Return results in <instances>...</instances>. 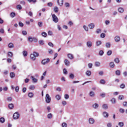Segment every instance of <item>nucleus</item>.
<instances>
[{
	"label": "nucleus",
	"instance_id": "obj_1",
	"mask_svg": "<svg viewBox=\"0 0 127 127\" xmlns=\"http://www.w3.org/2000/svg\"><path fill=\"white\" fill-rule=\"evenodd\" d=\"M39 56L38 53L34 52L33 53L31 54L30 55V58L31 60L33 61H35L36 60V57H38Z\"/></svg>",
	"mask_w": 127,
	"mask_h": 127
},
{
	"label": "nucleus",
	"instance_id": "obj_2",
	"mask_svg": "<svg viewBox=\"0 0 127 127\" xmlns=\"http://www.w3.org/2000/svg\"><path fill=\"white\" fill-rule=\"evenodd\" d=\"M45 99L46 103H49L51 102V98L48 94H47L46 95Z\"/></svg>",
	"mask_w": 127,
	"mask_h": 127
},
{
	"label": "nucleus",
	"instance_id": "obj_3",
	"mask_svg": "<svg viewBox=\"0 0 127 127\" xmlns=\"http://www.w3.org/2000/svg\"><path fill=\"white\" fill-rule=\"evenodd\" d=\"M50 61V59L49 58L44 59L41 61V63L42 65H44L48 63Z\"/></svg>",
	"mask_w": 127,
	"mask_h": 127
},
{
	"label": "nucleus",
	"instance_id": "obj_4",
	"mask_svg": "<svg viewBox=\"0 0 127 127\" xmlns=\"http://www.w3.org/2000/svg\"><path fill=\"white\" fill-rule=\"evenodd\" d=\"M52 18L53 19V21L55 23H57L58 22V19L56 16L53 14L52 15Z\"/></svg>",
	"mask_w": 127,
	"mask_h": 127
},
{
	"label": "nucleus",
	"instance_id": "obj_5",
	"mask_svg": "<svg viewBox=\"0 0 127 127\" xmlns=\"http://www.w3.org/2000/svg\"><path fill=\"white\" fill-rule=\"evenodd\" d=\"M19 114L18 112L15 113L13 115V118L15 119H17L19 118Z\"/></svg>",
	"mask_w": 127,
	"mask_h": 127
},
{
	"label": "nucleus",
	"instance_id": "obj_6",
	"mask_svg": "<svg viewBox=\"0 0 127 127\" xmlns=\"http://www.w3.org/2000/svg\"><path fill=\"white\" fill-rule=\"evenodd\" d=\"M89 123L90 124L92 125L94 124L95 122V120L92 118H90L88 120Z\"/></svg>",
	"mask_w": 127,
	"mask_h": 127
},
{
	"label": "nucleus",
	"instance_id": "obj_7",
	"mask_svg": "<svg viewBox=\"0 0 127 127\" xmlns=\"http://www.w3.org/2000/svg\"><path fill=\"white\" fill-rule=\"evenodd\" d=\"M114 39L115 42H118L120 40V38L119 36L117 35L115 36L114 38Z\"/></svg>",
	"mask_w": 127,
	"mask_h": 127
},
{
	"label": "nucleus",
	"instance_id": "obj_8",
	"mask_svg": "<svg viewBox=\"0 0 127 127\" xmlns=\"http://www.w3.org/2000/svg\"><path fill=\"white\" fill-rule=\"evenodd\" d=\"M86 45L87 47L89 48L91 47L92 46V43L91 41H88L86 43Z\"/></svg>",
	"mask_w": 127,
	"mask_h": 127
},
{
	"label": "nucleus",
	"instance_id": "obj_9",
	"mask_svg": "<svg viewBox=\"0 0 127 127\" xmlns=\"http://www.w3.org/2000/svg\"><path fill=\"white\" fill-rule=\"evenodd\" d=\"M88 26L90 29H92L94 28L95 25L94 23H91L88 25Z\"/></svg>",
	"mask_w": 127,
	"mask_h": 127
},
{
	"label": "nucleus",
	"instance_id": "obj_10",
	"mask_svg": "<svg viewBox=\"0 0 127 127\" xmlns=\"http://www.w3.org/2000/svg\"><path fill=\"white\" fill-rule=\"evenodd\" d=\"M64 63L65 65L67 66H69L70 64V61L66 59L64 60Z\"/></svg>",
	"mask_w": 127,
	"mask_h": 127
},
{
	"label": "nucleus",
	"instance_id": "obj_11",
	"mask_svg": "<svg viewBox=\"0 0 127 127\" xmlns=\"http://www.w3.org/2000/svg\"><path fill=\"white\" fill-rule=\"evenodd\" d=\"M57 2L58 5L60 6H62L63 4V0H57Z\"/></svg>",
	"mask_w": 127,
	"mask_h": 127
},
{
	"label": "nucleus",
	"instance_id": "obj_12",
	"mask_svg": "<svg viewBox=\"0 0 127 127\" xmlns=\"http://www.w3.org/2000/svg\"><path fill=\"white\" fill-rule=\"evenodd\" d=\"M118 10L119 12L121 13H123L124 11V9L122 7H119L118 8Z\"/></svg>",
	"mask_w": 127,
	"mask_h": 127
},
{
	"label": "nucleus",
	"instance_id": "obj_13",
	"mask_svg": "<svg viewBox=\"0 0 127 127\" xmlns=\"http://www.w3.org/2000/svg\"><path fill=\"white\" fill-rule=\"evenodd\" d=\"M31 78L32 79V82L34 83H36L37 82V80L33 76H31Z\"/></svg>",
	"mask_w": 127,
	"mask_h": 127
},
{
	"label": "nucleus",
	"instance_id": "obj_14",
	"mask_svg": "<svg viewBox=\"0 0 127 127\" xmlns=\"http://www.w3.org/2000/svg\"><path fill=\"white\" fill-rule=\"evenodd\" d=\"M8 47L9 48H13L14 47L13 44L11 42L9 43L8 45Z\"/></svg>",
	"mask_w": 127,
	"mask_h": 127
},
{
	"label": "nucleus",
	"instance_id": "obj_15",
	"mask_svg": "<svg viewBox=\"0 0 127 127\" xmlns=\"http://www.w3.org/2000/svg\"><path fill=\"white\" fill-rule=\"evenodd\" d=\"M68 57L70 60L73 59L74 58V57L72 54H68L67 55Z\"/></svg>",
	"mask_w": 127,
	"mask_h": 127
},
{
	"label": "nucleus",
	"instance_id": "obj_16",
	"mask_svg": "<svg viewBox=\"0 0 127 127\" xmlns=\"http://www.w3.org/2000/svg\"><path fill=\"white\" fill-rule=\"evenodd\" d=\"M93 108L95 109L97 108L99 106L98 104L97 103H95L93 105Z\"/></svg>",
	"mask_w": 127,
	"mask_h": 127
},
{
	"label": "nucleus",
	"instance_id": "obj_17",
	"mask_svg": "<svg viewBox=\"0 0 127 127\" xmlns=\"http://www.w3.org/2000/svg\"><path fill=\"white\" fill-rule=\"evenodd\" d=\"M34 95L33 93L32 92H30L28 94V96L30 98H32L33 97Z\"/></svg>",
	"mask_w": 127,
	"mask_h": 127
},
{
	"label": "nucleus",
	"instance_id": "obj_18",
	"mask_svg": "<svg viewBox=\"0 0 127 127\" xmlns=\"http://www.w3.org/2000/svg\"><path fill=\"white\" fill-rule=\"evenodd\" d=\"M14 107V105L13 103H10L8 105V107L10 109H12Z\"/></svg>",
	"mask_w": 127,
	"mask_h": 127
},
{
	"label": "nucleus",
	"instance_id": "obj_19",
	"mask_svg": "<svg viewBox=\"0 0 127 127\" xmlns=\"http://www.w3.org/2000/svg\"><path fill=\"white\" fill-rule=\"evenodd\" d=\"M48 52L49 55H52L54 53L53 50L51 49H49L48 50Z\"/></svg>",
	"mask_w": 127,
	"mask_h": 127
},
{
	"label": "nucleus",
	"instance_id": "obj_20",
	"mask_svg": "<svg viewBox=\"0 0 127 127\" xmlns=\"http://www.w3.org/2000/svg\"><path fill=\"white\" fill-rule=\"evenodd\" d=\"M54 10L56 13H57L59 11V8L57 6H55L54 8Z\"/></svg>",
	"mask_w": 127,
	"mask_h": 127
},
{
	"label": "nucleus",
	"instance_id": "obj_21",
	"mask_svg": "<svg viewBox=\"0 0 127 127\" xmlns=\"http://www.w3.org/2000/svg\"><path fill=\"white\" fill-rule=\"evenodd\" d=\"M110 101L112 104H115L116 102V99L114 98H112L111 99Z\"/></svg>",
	"mask_w": 127,
	"mask_h": 127
},
{
	"label": "nucleus",
	"instance_id": "obj_22",
	"mask_svg": "<svg viewBox=\"0 0 127 127\" xmlns=\"http://www.w3.org/2000/svg\"><path fill=\"white\" fill-rule=\"evenodd\" d=\"M103 114L104 117H105L107 118L108 116V114L106 112H104Z\"/></svg>",
	"mask_w": 127,
	"mask_h": 127
},
{
	"label": "nucleus",
	"instance_id": "obj_23",
	"mask_svg": "<svg viewBox=\"0 0 127 127\" xmlns=\"http://www.w3.org/2000/svg\"><path fill=\"white\" fill-rule=\"evenodd\" d=\"M29 89L31 90H34L35 89V86L34 85H31L30 86Z\"/></svg>",
	"mask_w": 127,
	"mask_h": 127
},
{
	"label": "nucleus",
	"instance_id": "obj_24",
	"mask_svg": "<svg viewBox=\"0 0 127 127\" xmlns=\"http://www.w3.org/2000/svg\"><path fill=\"white\" fill-rule=\"evenodd\" d=\"M91 74V72L90 70H87L86 72V74L88 76H90Z\"/></svg>",
	"mask_w": 127,
	"mask_h": 127
},
{
	"label": "nucleus",
	"instance_id": "obj_25",
	"mask_svg": "<svg viewBox=\"0 0 127 127\" xmlns=\"http://www.w3.org/2000/svg\"><path fill=\"white\" fill-rule=\"evenodd\" d=\"M55 98L57 100H59L61 99V96L60 95H57L55 96Z\"/></svg>",
	"mask_w": 127,
	"mask_h": 127
},
{
	"label": "nucleus",
	"instance_id": "obj_26",
	"mask_svg": "<svg viewBox=\"0 0 127 127\" xmlns=\"http://www.w3.org/2000/svg\"><path fill=\"white\" fill-rule=\"evenodd\" d=\"M109 66L111 68H114L115 66L114 63L113 62H110L109 64Z\"/></svg>",
	"mask_w": 127,
	"mask_h": 127
},
{
	"label": "nucleus",
	"instance_id": "obj_27",
	"mask_svg": "<svg viewBox=\"0 0 127 127\" xmlns=\"http://www.w3.org/2000/svg\"><path fill=\"white\" fill-rule=\"evenodd\" d=\"M83 27L85 31L86 32H88V31L89 29L87 26L85 25H84L83 26Z\"/></svg>",
	"mask_w": 127,
	"mask_h": 127
},
{
	"label": "nucleus",
	"instance_id": "obj_28",
	"mask_svg": "<svg viewBox=\"0 0 127 127\" xmlns=\"http://www.w3.org/2000/svg\"><path fill=\"white\" fill-rule=\"evenodd\" d=\"M101 42L100 41H98L96 42V44L97 46H99L101 44Z\"/></svg>",
	"mask_w": 127,
	"mask_h": 127
},
{
	"label": "nucleus",
	"instance_id": "obj_29",
	"mask_svg": "<svg viewBox=\"0 0 127 127\" xmlns=\"http://www.w3.org/2000/svg\"><path fill=\"white\" fill-rule=\"evenodd\" d=\"M23 54L24 57H26L28 55V52L26 51H24L23 52Z\"/></svg>",
	"mask_w": 127,
	"mask_h": 127
},
{
	"label": "nucleus",
	"instance_id": "obj_30",
	"mask_svg": "<svg viewBox=\"0 0 127 127\" xmlns=\"http://www.w3.org/2000/svg\"><path fill=\"white\" fill-rule=\"evenodd\" d=\"M95 93L93 91H91L89 93V95L90 96L94 97L95 96Z\"/></svg>",
	"mask_w": 127,
	"mask_h": 127
},
{
	"label": "nucleus",
	"instance_id": "obj_31",
	"mask_svg": "<svg viewBox=\"0 0 127 127\" xmlns=\"http://www.w3.org/2000/svg\"><path fill=\"white\" fill-rule=\"evenodd\" d=\"M8 56L10 57H12L13 56L12 53L11 52H8Z\"/></svg>",
	"mask_w": 127,
	"mask_h": 127
},
{
	"label": "nucleus",
	"instance_id": "obj_32",
	"mask_svg": "<svg viewBox=\"0 0 127 127\" xmlns=\"http://www.w3.org/2000/svg\"><path fill=\"white\" fill-rule=\"evenodd\" d=\"M10 75L11 78H13L15 76V74L13 72H12L10 73Z\"/></svg>",
	"mask_w": 127,
	"mask_h": 127
},
{
	"label": "nucleus",
	"instance_id": "obj_33",
	"mask_svg": "<svg viewBox=\"0 0 127 127\" xmlns=\"http://www.w3.org/2000/svg\"><path fill=\"white\" fill-rule=\"evenodd\" d=\"M52 117L53 115L51 113L48 114L47 116V117L49 119L51 118Z\"/></svg>",
	"mask_w": 127,
	"mask_h": 127
},
{
	"label": "nucleus",
	"instance_id": "obj_34",
	"mask_svg": "<svg viewBox=\"0 0 127 127\" xmlns=\"http://www.w3.org/2000/svg\"><path fill=\"white\" fill-rule=\"evenodd\" d=\"M118 125L120 127H122L124 126V123L123 122H120L118 123Z\"/></svg>",
	"mask_w": 127,
	"mask_h": 127
},
{
	"label": "nucleus",
	"instance_id": "obj_35",
	"mask_svg": "<svg viewBox=\"0 0 127 127\" xmlns=\"http://www.w3.org/2000/svg\"><path fill=\"white\" fill-rule=\"evenodd\" d=\"M28 41L30 42H32L33 41V37H29L28 38Z\"/></svg>",
	"mask_w": 127,
	"mask_h": 127
},
{
	"label": "nucleus",
	"instance_id": "obj_36",
	"mask_svg": "<svg viewBox=\"0 0 127 127\" xmlns=\"http://www.w3.org/2000/svg\"><path fill=\"white\" fill-rule=\"evenodd\" d=\"M116 74L117 75H120V71L119 70H117L116 71Z\"/></svg>",
	"mask_w": 127,
	"mask_h": 127
},
{
	"label": "nucleus",
	"instance_id": "obj_37",
	"mask_svg": "<svg viewBox=\"0 0 127 127\" xmlns=\"http://www.w3.org/2000/svg\"><path fill=\"white\" fill-rule=\"evenodd\" d=\"M41 35L45 37L47 36V34L46 32H42Z\"/></svg>",
	"mask_w": 127,
	"mask_h": 127
},
{
	"label": "nucleus",
	"instance_id": "obj_38",
	"mask_svg": "<svg viewBox=\"0 0 127 127\" xmlns=\"http://www.w3.org/2000/svg\"><path fill=\"white\" fill-rule=\"evenodd\" d=\"M110 44L109 42H107L106 43L105 45L106 47L107 48H109L110 46Z\"/></svg>",
	"mask_w": 127,
	"mask_h": 127
},
{
	"label": "nucleus",
	"instance_id": "obj_39",
	"mask_svg": "<svg viewBox=\"0 0 127 127\" xmlns=\"http://www.w3.org/2000/svg\"><path fill=\"white\" fill-rule=\"evenodd\" d=\"M5 121V120L4 118L1 117L0 119V122L2 123H3Z\"/></svg>",
	"mask_w": 127,
	"mask_h": 127
},
{
	"label": "nucleus",
	"instance_id": "obj_40",
	"mask_svg": "<svg viewBox=\"0 0 127 127\" xmlns=\"http://www.w3.org/2000/svg\"><path fill=\"white\" fill-rule=\"evenodd\" d=\"M17 8L19 10H21L22 8L20 4L17 5L16 6Z\"/></svg>",
	"mask_w": 127,
	"mask_h": 127
},
{
	"label": "nucleus",
	"instance_id": "obj_41",
	"mask_svg": "<svg viewBox=\"0 0 127 127\" xmlns=\"http://www.w3.org/2000/svg\"><path fill=\"white\" fill-rule=\"evenodd\" d=\"M104 53V52L102 50H101L99 52V54L100 55L102 56L103 55Z\"/></svg>",
	"mask_w": 127,
	"mask_h": 127
},
{
	"label": "nucleus",
	"instance_id": "obj_42",
	"mask_svg": "<svg viewBox=\"0 0 127 127\" xmlns=\"http://www.w3.org/2000/svg\"><path fill=\"white\" fill-rule=\"evenodd\" d=\"M102 107L104 109H106L108 108V106L106 104H104L102 105Z\"/></svg>",
	"mask_w": 127,
	"mask_h": 127
},
{
	"label": "nucleus",
	"instance_id": "obj_43",
	"mask_svg": "<svg viewBox=\"0 0 127 127\" xmlns=\"http://www.w3.org/2000/svg\"><path fill=\"white\" fill-rule=\"evenodd\" d=\"M100 83L101 84H104L105 83V81L104 80L101 79L100 81Z\"/></svg>",
	"mask_w": 127,
	"mask_h": 127
},
{
	"label": "nucleus",
	"instance_id": "obj_44",
	"mask_svg": "<svg viewBox=\"0 0 127 127\" xmlns=\"http://www.w3.org/2000/svg\"><path fill=\"white\" fill-rule=\"evenodd\" d=\"M100 63L99 62H95V65L96 66H99L100 65Z\"/></svg>",
	"mask_w": 127,
	"mask_h": 127
},
{
	"label": "nucleus",
	"instance_id": "obj_45",
	"mask_svg": "<svg viewBox=\"0 0 127 127\" xmlns=\"http://www.w3.org/2000/svg\"><path fill=\"white\" fill-rule=\"evenodd\" d=\"M15 14L14 12H11L10 14V16L11 17L13 18L15 16Z\"/></svg>",
	"mask_w": 127,
	"mask_h": 127
},
{
	"label": "nucleus",
	"instance_id": "obj_46",
	"mask_svg": "<svg viewBox=\"0 0 127 127\" xmlns=\"http://www.w3.org/2000/svg\"><path fill=\"white\" fill-rule=\"evenodd\" d=\"M48 45L50 46L53 47L54 46V45L51 42H49L48 44Z\"/></svg>",
	"mask_w": 127,
	"mask_h": 127
},
{
	"label": "nucleus",
	"instance_id": "obj_47",
	"mask_svg": "<svg viewBox=\"0 0 127 127\" xmlns=\"http://www.w3.org/2000/svg\"><path fill=\"white\" fill-rule=\"evenodd\" d=\"M119 111L120 113H123L124 112V110L123 108H121L119 109Z\"/></svg>",
	"mask_w": 127,
	"mask_h": 127
},
{
	"label": "nucleus",
	"instance_id": "obj_48",
	"mask_svg": "<svg viewBox=\"0 0 127 127\" xmlns=\"http://www.w3.org/2000/svg\"><path fill=\"white\" fill-rule=\"evenodd\" d=\"M120 88H121L123 89L125 88V85L124 84H122L120 86Z\"/></svg>",
	"mask_w": 127,
	"mask_h": 127
},
{
	"label": "nucleus",
	"instance_id": "obj_49",
	"mask_svg": "<svg viewBox=\"0 0 127 127\" xmlns=\"http://www.w3.org/2000/svg\"><path fill=\"white\" fill-rule=\"evenodd\" d=\"M112 53V52L111 50H109L107 52V54L108 56H110L111 54Z\"/></svg>",
	"mask_w": 127,
	"mask_h": 127
},
{
	"label": "nucleus",
	"instance_id": "obj_50",
	"mask_svg": "<svg viewBox=\"0 0 127 127\" xmlns=\"http://www.w3.org/2000/svg\"><path fill=\"white\" fill-rule=\"evenodd\" d=\"M19 25L21 27H22L24 26V24L22 23L20 21L19 22Z\"/></svg>",
	"mask_w": 127,
	"mask_h": 127
},
{
	"label": "nucleus",
	"instance_id": "obj_51",
	"mask_svg": "<svg viewBox=\"0 0 127 127\" xmlns=\"http://www.w3.org/2000/svg\"><path fill=\"white\" fill-rule=\"evenodd\" d=\"M118 98L119 99L122 100L124 98V96L122 95H120L119 96Z\"/></svg>",
	"mask_w": 127,
	"mask_h": 127
},
{
	"label": "nucleus",
	"instance_id": "obj_52",
	"mask_svg": "<svg viewBox=\"0 0 127 127\" xmlns=\"http://www.w3.org/2000/svg\"><path fill=\"white\" fill-rule=\"evenodd\" d=\"M12 98L11 97H8L7 98V100L9 102H11L12 100Z\"/></svg>",
	"mask_w": 127,
	"mask_h": 127
},
{
	"label": "nucleus",
	"instance_id": "obj_53",
	"mask_svg": "<svg viewBox=\"0 0 127 127\" xmlns=\"http://www.w3.org/2000/svg\"><path fill=\"white\" fill-rule=\"evenodd\" d=\"M62 127H67V124L65 123H63L62 124Z\"/></svg>",
	"mask_w": 127,
	"mask_h": 127
},
{
	"label": "nucleus",
	"instance_id": "obj_54",
	"mask_svg": "<svg viewBox=\"0 0 127 127\" xmlns=\"http://www.w3.org/2000/svg\"><path fill=\"white\" fill-rule=\"evenodd\" d=\"M44 42L43 41L41 40L39 41V44L41 45H43L44 44Z\"/></svg>",
	"mask_w": 127,
	"mask_h": 127
},
{
	"label": "nucleus",
	"instance_id": "obj_55",
	"mask_svg": "<svg viewBox=\"0 0 127 127\" xmlns=\"http://www.w3.org/2000/svg\"><path fill=\"white\" fill-rule=\"evenodd\" d=\"M105 34L104 33H102L100 35V37L101 38H104L105 36Z\"/></svg>",
	"mask_w": 127,
	"mask_h": 127
},
{
	"label": "nucleus",
	"instance_id": "obj_56",
	"mask_svg": "<svg viewBox=\"0 0 127 127\" xmlns=\"http://www.w3.org/2000/svg\"><path fill=\"white\" fill-rule=\"evenodd\" d=\"M115 62L117 63H118L119 62V60L118 58H116L115 60Z\"/></svg>",
	"mask_w": 127,
	"mask_h": 127
},
{
	"label": "nucleus",
	"instance_id": "obj_57",
	"mask_svg": "<svg viewBox=\"0 0 127 127\" xmlns=\"http://www.w3.org/2000/svg\"><path fill=\"white\" fill-rule=\"evenodd\" d=\"M110 23L109 21L108 20H106L105 21V23L106 25H109Z\"/></svg>",
	"mask_w": 127,
	"mask_h": 127
},
{
	"label": "nucleus",
	"instance_id": "obj_58",
	"mask_svg": "<svg viewBox=\"0 0 127 127\" xmlns=\"http://www.w3.org/2000/svg\"><path fill=\"white\" fill-rule=\"evenodd\" d=\"M73 24V23L71 21H69L68 23V25L70 26H72Z\"/></svg>",
	"mask_w": 127,
	"mask_h": 127
},
{
	"label": "nucleus",
	"instance_id": "obj_59",
	"mask_svg": "<svg viewBox=\"0 0 127 127\" xmlns=\"http://www.w3.org/2000/svg\"><path fill=\"white\" fill-rule=\"evenodd\" d=\"M48 34L49 35L52 36L53 35V33L52 31H49L48 32Z\"/></svg>",
	"mask_w": 127,
	"mask_h": 127
},
{
	"label": "nucleus",
	"instance_id": "obj_60",
	"mask_svg": "<svg viewBox=\"0 0 127 127\" xmlns=\"http://www.w3.org/2000/svg\"><path fill=\"white\" fill-rule=\"evenodd\" d=\"M38 25L39 27H42V23L41 22H39L38 23Z\"/></svg>",
	"mask_w": 127,
	"mask_h": 127
},
{
	"label": "nucleus",
	"instance_id": "obj_61",
	"mask_svg": "<svg viewBox=\"0 0 127 127\" xmlns=\"http://www.w3.org/2000/svg\"><path fill=\"white\" fill-rule=\"evenodd\" d=\"M47 109L48 111V112H50V110L51 109V108L50 106H48L47 107Z\"/></svg>",
	"mask_w": 127,
	"mask_h": 127
},
{
	"label": "nucleus",
	"instance_id": "obj_62",
	"mask_svg": "<svg viewBox=\"0 0 127 127\" xmlns=\"http://www.w3.org/2000/svg\"><path fill=\"white\" fill-rule=\"evenodd\" d=\"M57 28L59 31H61L62 30V28L59 25H57Z\"/></svg>",
	"mask_w": 127,
	"mask_h": 127
},
{
	"label": "nucleus",
	"instance_id": "obj_63",
	"mask_svg": "<svg viewBox=\"0 0 127 127\" xmlns=\"http://www.w3.org/2000/svg\"><path fill=\"white\" fill-rule=\"evenodd\" d=\"M64 98L66 99H67L69 97V95L67 94L65 95H64Z\"/></svg>",
	"mask_w": 127,
	"mask_h": 127
},
{
	"label": "nucleus",
	"instance_id": "obj_64",
	"mask_svg": "<svg viewBox=\"0 0 127 127\" xmlns=\"http://www.w3.org/2000/svg\"><path fill=\"white\" fill-rule=\"evenodd\" d=\"M112 126V124L111 123H108L107 125V127H111Z\"/></svg>",
	"mask_w": 127,
	"mask_h": 127
}]
</instances>
